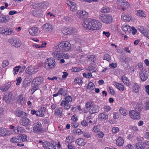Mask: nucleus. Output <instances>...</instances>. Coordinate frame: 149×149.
<instances>
[{
	"label": "nucleus",
	"instance_id": "f257e3e1",
	"mask_svg": "<svg viewBox=\"0 0 149 149\" xmlns=\"http://www.w3.org/2000/svg\"><path fill=\"white\" fill-rule=\"evenodd\" d=\"M82 24L84 28L92 31L100 29L102 26V24L99 21L90 18L85 19Z\"/></svg>",
	"mask_w": 149,
	"mask_h": 149
},
{
	"label": "nucleus",
	"instance_id": "f03ea898",
	"mask_svg": "<svg viewBox=\"0 0 149 149\" xmlns=\"http://www.w3.org/2000/svg\"><path fill=\"white\" fill-rule=\"evenodd\" d=\"M71 45L69 42L65 41L59 42L55 48L61 52H67L71 49Z\"/></svg>",
	"mask_w": 149,
	"mask_h": 149
},
{
	"label": "nucleus",
	"instance_id": "7ed1b4c3",
	"mask_svg": "<svg viewBox=\"0 0 149 149\" xmlns=\"http://www.w3.org/2000/svg\"><path fill=\"white\" fill-rule=\"evenodd\" d=\"M98 18L101 21L107 24L111 23L113 20L112 16L108 14H101L99 15Z\"/></svg>",
	"mask_w": 149,
	"mask_h": 149
},
{
	"label": "nucleus",
	"instance_id": "20e7f679",
	"mask_svg": "<svg viewBox=\"0 0 149 149\" xmlns=\"http://www.w3.org/2000/svg\"><path fill=\"white\" fill-rule=\"evenodd\" d=\"M148 72L144 68L141 69L139 71V77L141 80L144 81L148 78Z\"/></svg>",
	"mask_w": 149,
	"mask_h": 149
},
{
	"label": "nucleus",
	"instance_id": "39448f33",
	"mask_svg": "<svg viewBox=\"0 0 149 149\" xmlns=\"http://www.w3.org/2000/svg\"><path fill=\"white\" fill-rule=\"evenodd\" d=\"M46 65H47L48 68L52 69L55 67L56 65L55 60L53 58H48L45 61Z\"/></svg>",
	"mask_w": 149,
	"mask_h": 149
},
{
	"label": "nucleus",
	"instance_id": "423d86ee",
	"mask_svg": "<svg viewBox=\"0 0 149 149\" xmlns=\"http://www.w3.org/2000/svg\"><path fill=\"white\" fill-rule=\"evenodd\" d=\"M42 28L44 30V31L46 33H51L54 31V28L52 26L48 23L43 25Z\"/></svg>",
	"mask_w": 149,
	"mask_h": 149
},
{
	"label": "nucleus",
	"instance_id": "0eeeda50",
	"mask_svg": "<svg viewBox=\"0 0 149 149\" xmlns=\"http://www.w3.org/2000/svg\"><path fill=\"white\" fill-rule=\"evenodd\" d=\"M33 126V132L34 133H38L42 132V125L40 122L35 123Z\"/></svg>",
	"mask_w": 149,
	"mask_h": 149
},
{
	"label": "nucleus",
	"instance_id": "6e6552de",
	"mask_svg": "<svg viewBox=\"0 0 149 149\" xmlns=\"http://www.w3.org/2000/svg\"><path fill=\"white\" fill-rule=\"evenodd\" d=\"M8 41L13 46L16 47H19L21 45V42L17 38H11Z\"/></svg>",
	"mask_w": 149,
	"mask_h": 149
},
{
	"label": "nucleus",
	"instance_id": "1a4fd4ad",
	"mask_svg": "<svg viewBox=\"0 0 149 149\" xmlns=\"http://www.w3.org/2000/svg\"><path fill=\"white\" fill-rule=\"evenodd\" d=\"M130 117L133 119L139 120L140 117L139 112L136 111L132 110L129 112Z\"/></svg>",
	"mask_w": 149,
	"mask_h": 149
},
{
	"label": "nucleus",
	"instance_id": "9d476101",
	"mask_svg": "<svg viewBox=\"0 0 149 149\" xmlns=\"http://www.w3.org/2000/svg\"><path fill=\"white\" fill-rule=\"evenodd\" d=\"M118 5L122 7V9L124 10L129 6V3L125 0H118L117 1Z\"/></svg>",
	"mask_w": 149,
	"mask_h": 149
},
{
	"label": "nucleus",
	"instance_id": "9b49d317",
	"mask_svg": "<svg viewBox=\"0 0 149 149\" xmlns=\"http://www.w3.org/2000/svg\"><path fill=\"white\" fill-rule=\"evenodd\" d=\"M1 33L4 35H9L13 33V31L11 29L2 28L1 30Z\"/></svg>",
	"mask_w": 149,
	"mask_h": 149
},
{
	"label": "nucleus",
	"instance_id": "f8f14e48",
	"mask_svg": "<svg viewBox=\"0 0 149 149\" xmlns=\"http://www.w3.org/2000/svg\"><path fill=\"white\" fill-rule=\"evenodd\" d=\"M55 47H56V46L53 48V49L55 51L53 53V56L54 58L59 59L62 57V52H61V50H58V49H55Z\"/></svg>",
	"mask_w": 149,
	"mask_h": 149
},
{
	"label": "nucleus",
	"instance_id": "ddd939ff",
	"mask_svg": "<svg viewBox=\"0 0 149 149\" xmlns=\"http://www.w3.org/2000/svg\"><path fill=\"white\" fill-rule=\"evenodd\" d=\"M99 107L97 105H94L91 107L89 110V112L91 115L98 112L99 111Z\"/></svg>",
	"mask_w": 149,
	"mask_h": 149
},
{
	"label": "nucleus",
	"instance_id": "4468645a",
	"mask_svg": "<svg viewBox=\"0 0 149 149\" xmlns=\"http://www.w3.org/2000/svg\"><path fill=\"white\" fill-rule=\"evenodd\" d=\"M37 69H35L33 66H29L26 70V72L28 74H32L37 72Z\"/></svg>",
	"mask_w": 149,
	"mask_h": 149
},
{
	"label": "nucleus",
	"instance_id": "2eb2a0df",
	"mask_svg": "<svg viewBox=\"0 0 149 149\" xmlns=\"http://www.w3.org/2000/svg\"><path fill=\"white\" fill-rule=\"evenodd\" d=\"M13 94L12 92H10L7 95H5L3 99L6 103H9L12 99Z\"/></svg>",
	"mask_w": 149,
	"mask_h": 149
},
{
	"label": "nucleus",
	"instance_id": "dca6fc26",
	"mask_svg": "<svg viewBox=\"0 0 149 149\" xmlns=\"http://www.w3.org/2000/svg\"><path fill=\"white\" fill-rule=\"evenodd\" d=\"M38 31V29L36 27H32L29 30V31L30 34L32 36L37 35Z\"/></svg>",
	"mask_w": 149,
	"mask_h": 149
},
{
	"label": "nucleus",
	"instance_id": "f3484780",
	"mask_svg": "<svg viewBox=\"0 0 149 149\" xmlns=\"http://www.w3.org/2000/svg\"><path fill=\"white\" fill-rule=\"evenodd\" d=\"M19 123L21 125L26 127L29 124L30 121L28 118L25 117L22 118L20 121Z\"/></svg>",
	"mask_w": 149,
	"mask_h": 149
},
{
	"label": "nucleus",
	"instance_id": "a211bd4d",
	"mask_svg": "<svg viewBox=\"0 0 149 149\" xmlns=\"http://www.w3.org/2000/svg\"><path fill=\"white\" fill-rule=\"evenodd\" d=\"M15 114L16 116L18 117H24L27 116V114L24 112L21 111L19 109H17L15 112Z\"/></svg>",
	"mask_w": 149,
	"mask_h": 149
},
{
	"label": "nucleus",
	"instance_id": "6ab92c4d",
	"mask_svg": "<svg viewBox=\"0 0 149 149\" xmlns=\"http://www.w3.org/2000/svg\"><path fill=\"white\" fill-rule=\"evenodd\" d=\"M67 4L70 7L71 10L74 11L77 9V6L76 3L74 2L70 1H68Z\"/></svg>",
	"mask_w": 149,
	"mask_h": 149
},
{
	"label": "nucleus",
	"instance_id": "aec40b11",
	"mask_svg": "<svg viewBox=\"0 0 149 149\" xmlns=\"http://www.w3.org/2000/svg\"><path fill=\"white\" fill-rule=\"evenodd\" d=\"M44 148L45 149H54V145L51 143L47 141H45L42 143Z\"/></svg>",
	"mask_w": 149,
	"mask_h": 149
},
{
	"label": "nucleus",
	"instance_id": "412c9836",
	"mask_svg": "<svg viewBox=\"0 0 149 149\" xmlns=\"http://www.w3.org/2000/svg\"><path fill=\"white\" fill-rule=\"evenodd\" d=\"M132 17L130 15L128 14L123 13L122 15L121 19L126 22H129L131 19Z\"/></svg>",
	"mask_w": 149,
	"mask_h": 149
},
{
	"label": "nucleus",
	"instance_id": "4be33fe9",
	"mask_svg": "<svg viewBox=\"0 0 149 149\" xmlns=\"http://www.w3.org/2000/svg\"><path fill=\"white\" fill-rule=\"evenodd\" d=\"M43 79L41 77H39L33 79L32 82V85L33 84L36 86H38L43 81Z\"/></svg>",
	"mask_w": 149,
	"mask_h": 149
},
{
	"label": "nucleus",
	"instance_id": "5701e85b",
	"mask_svg": "<svg viewBox=\"0 0 149 149\" xmlns=\"http://www.w3.org/2000/svg\"><path fill=\"white\" fill-rule=\"evenodd\" d=\"M86 12L85 11L79 10L77 13V16L80 19H82L84 17V16L86 14Z\"/></svg>",
	"mask_w": 149,
	"mask_h": 149
},
{
	"label": "nucleus",
	"instance_id": "b1692460",
	"mask_svg": "<svg viewBox=\"0 0 149 149\" xmlns=\"http://www.w3.org/2000/svg\"><path fill=\"white\" fill-rule=\"evenodd\" d=\"M26 100V99L25 97H23L22 95H20L18 96L17 101L20 104L23 105L25 103Z\"/></svg>",
	"mask_w": 149,
	"mask_h": 149
},
{
	"label": "nucleus",
	"instance_id": "393cba45",
	"mask_svg": "<svg viewBox=\"0 0 149 149\" xmlns=\"http://www.w3.org/2000/svg\"><path fill=\"white\" fill-rule=\"evenodd\" d=\"M113 85L120 91H123L124 89V86L122 84L114 82L113 83Z\"/></svg>",
	"mask_w": 149,
	"mask_h": 149
},
{
	"label": "nucleus",
	"instance_id": "a878e982",
	"mask_svg": "<svg viewBox=\"0 0 149 149\" xmlns=\"http://www.w3.org/2000/svg\"><path fill=\"white\" fill-rule=\"evenodd\" d=\"M72 100V99L70 96H68L65 98L64 100H63L61 104V106L64 105V104H68Z\"/></svg>",
	"mask_w": 149,
	"mask_h": 149
},
{
	"label": "nucleus",
	"instance_id": "bb28decb",
	"mask_svg": "<svg viewBox=\"0 0 149 149\" xmlns=\"http://www.w3.org/2000/svg\"><path fill=\"white\" fill-rule=\"evenodd\" d=\"M10 83H6L4 85L1 87V90L3 92H5L7 91L10 87Z\"/></svg>",
	"mask_w": 149,
	"mask_h": 149
},
{
	"label": "nucleus",
	"instance_id": "cd10ccee",
	"mask_svg": "<svg viewBox=\"0 0 149 149\" xmlns=\"http://www.w3.org/2000/svg\"><path fill=\"white\" fill-rule=\"evenodd\" d=\"M122 80L125 84L127 86H130L131 83L128 79L125 76H121Z\"/></svg>",
	"mask_w": 149,
	"mask_h": 149
},
{
	"label": "nucleus",
	"instance_id": "c85d7f7f",
	"mask_svg": "<svg viewBox=\"0 0 149 149\" xmlns=\"http://www.w3.org/2000/svg\"><path fill=\"white\" fill-rule=\"evenodd\" d=\"M8 130L4 128H0V135L5 136L8 134Z\"/></svg>",
	"mask_w": 149,
	"mask_h": 149
},
{
	"label": "nucleus",
	"instance_id": "c756f323",
	"mask_svg": "<svg viewBox=\"0 0 149 149\" xmlns=\"http://www.w3.org/2000/svg\"><path fill=\"white\" fill-rule=\"evenodd\" d=\"M139 87L137 83H134L132 86V89L135 93H138L139 91Z\"/></svg>",
	"mask_w": 149,
	"mask_h": 149
},
{
	"label": "nucleus",
	"instance_id": "7c9ffc66",
	"mask_svg": "<svg viewBox=\"0 0 149 149\" xmlns=\"http://www.w3.org/2000/svg\"><path fill=\"white\" fill-rule=\"evenodd\" d=\"M77 144L79 146H84L85 145L86 142L82 138L78 139L77 140Z\"/></svg>",
	"mask_w": 149,
	"mask_h": 149
},
{
	"label": "nucleus",
	"instance_id": "2f4dec72",
	"mask_svg": "<svg viewBox=\"0 0 149 149\" xmlns=\"http://www.w3.org/2000/svg\"><path fill=\"white\" fill-rule=\"evenodd\" d=\"M62 112V109L61 108H59L56 109L54 114L56 116H61L63 115Z\"/></svg>",
	"mask_w": 149,
	"mask_h": 149
},
{
	"label": "nucleus",
	"instance_id": "473e14b6",
	"mask_svg": "<svg viewBox=\"0 0 149 149\" xmlns=\"http://www.w3.org/2000/svg\"><path fill=\"white\" fill-rule=\"evenodd\" d=\"M74 139L73 136H68L66 138L65 143L68 144H70L74 141Z\"/></svg>",
	"mask_w": 149,
	"mask_h": 149
},
{
	"label": "nucleus",
	"instance_id": "72a5a7b5",
	"mask_svg": "<svg viewBox=\"0 0 149 149\" xmlns=\"http://www.w3.org/2000/svg\"><path fill=\"white\" fill-rule=\"evenodd\" d=\"M116 145L118 146H122L124 143L123 139L121 137H119L116 140Z\"/></svg>",
	"mask_w": 149,
	"mask_h": 149
},
{
	"label": "nucleus",
	"instance_id": "f704fd0d",
	"mask_svg": "<svg viewBox=\"0 0 149 149\" xmlns=\"http://www.w3.org/2000/svg\"><path fill=\"white\" fill-rule=\"evenodd\" d=\"M122 29L126 33H128L131 30L130 27L127 25H124L122 26Z\"/></svg>",
	"mask_w": 149,
	"mask_h": 149
},
{
	"label": "nucleus",
	"instance_id": "c9c22d12",
	"mask_svg": "<svg viewBox=\"0 0 149 149\" xmlns=\"http://www.w3.org/2000/svg\"><path fill=\"white\" fill-rule=\"evenodd\" d=\"M108 115L104 113H102L99 115V118L100 119L105 120L108 118Z\"/></svg>",
	"mask_w": 149,
	"mask_h": 149
},
{
	"label": "nucleus",
	"instance_id": "e433bc0d",
	"mask_svg": "<svg viewBox=\"0 0 149 149\" xmlns=\"http://www.w3.org/2000/svg\"><path fill=\"white\" fill-rule=\"evenodd\" d=\"M48 6V3L47 2L39 3V8H47Z\"/></svg>",
	"mask_w": 149,
	"mask_h": 149
},
{
	"label": "nucleus",
	"instance_id": "4c0bfd02",
	"mask_svg": "<svg viewBox=\"0 0 149 149\" xmlns=\"http://www.w3.org/2000/svg\"><path fill=\"white\" fill-rule=\"evenodd\" d=\"M137 16L141 17H146V15L145 13L141 10H138L136 13Z\"/></svg>",
	"mask_w": 149,
	"mask_h": 149
},
{
	"label": "nucleus",
	"instance_id": "58836bf2",
	"mask_svg": "<svg viewBox=\"0 0 149 149\" xmlns=\"http://www.w3.org/2000/svg\"><path fill=\"white\" fill-rule=\"evenodd\" d=\"M87 61L91 63L93 62L96 59V58L94 55H89L87 56Z\"/></svg>",
	"mask_w": 149,
	"mask_h": 149
},
{
	"label": "nucleus",
	"instance_id": "ea45409f",
	"mask_svg": "<svg viewBox=\"0 0 149 149\" xmlns=\"http://www.w3.org/2000/svg\"><path fill=\"white\" fill-rule=\"evenodd\" d=\"M2 22H8L10 18L8 15L6 16H2Z\"/></svg>",
	"mask_w": 149,
	"mask_h": 149
},
{
	"label": "nucleus",
	"instance_id": "a19ab883",
	"mask_svg": "<svg viewBox=\"0 0 149 149\" xmlns=\"http://www.w3.org/2000/svg\"><path fill=\"white\" fill-rule=\"evenodd\" d=\"M46 109V108L44 107H41L40 109L37 111L38 113H39V116L42 117L44 116V112L45 111Z\"/></svg>",
	"mask_w": 149,
	"mask_h": 149
},
{
	"label": "nucleus",
	"instance_id": "79ce46f5",
	"mask_svg": "<svg viewBox=\"0 0 149 149\" xmlns=\"http://www.w3.org/2000/svg\"><path fill=\"white\" fill-rule=\"evenodd\" d=\"M143 143L142 142L137 143L134 145L135 149H142L143 147Z\"/></svg>",
	"mask_w": 149,
	"mask_h": 149
},
{
	"label": "nucleus",
	"instance_id": "37998d69",
	"mask_svg": "<svg viewBox=\"0 0 149 149\" xmlns=\"http://www.w3.org/2000/svg\"><path fill=\"white\" fill-rule=\"evenodd\" d=\"M137 28L143 35L147 31V29L144 28L143 26H137Z\"/></svg>",
	"mask_w": 149,
	"mask_h": 149
},
{
	"label": "nucleus",
	"instance_id": "c03bdc74",
	"mask_svg": "<svg viewBox=\"0 0 149 149\" xmlns=\"http://www.w3.org/2000/svg\"><path fill=\"white\" fill-rule=\"evenodd\" d=\"M82 134L86 138H91V137L92 136L91 134L88 132H82Z\"/></svg>",
	"mask_w": 149,
	"mask_h": 149
},
{
	"label": "nucleus",
	"instance_id": "a18cd8bd",
	"mask_svg": "<svg viewBox=\"0 0 149 149\" xmlns=\"http://www.w3.org/2000/svg\"><path fill=\"white\" fill-rule=\"evenodd\" d=\"M68 29L69 34H74L76 32V30L75 28L70 27Z\"/></svg>",
	"mask_w": 149,
	"mask_h": 149
},
{
	"label": "nucleus",
	"instance_id": "49530a36",
	"mask_svg": "<svg viewBox=\"0 0 149 149\" xmlns=\"http://www.w3.org/2000/svg\"><path fill=\"white\" fill-rule=\"evenodd\" d=\"M95 86L92 82L90 81L88 83L87 86V88L88 89L93 90L94 89Z\"/></svg>",
	"mask_w": 149,
	"mask_h": 149
},
{
	"label": "nucleus",
	"instance_id": "de8ad7c7",
	"mask_svg": "<svg viewBox=\"0 0 149 149\" xmlns=\"http://www.w3.org/2000/svg\"><path fill=\"white\" fill-rule=\"evenodd\" d=\"M110 10L109 8L107 7H103L100 10V11L102 13L109 12Z\"/></svg>",
	"mask_w": 149,
	"mask_h": 149
},
{
	"label": "nucleus",
	"instance_id": "09e8293b",
	"mask_svg": "<svg viewBox=\"0 0 149 149\" xmlns=\"http://www.w3.org/2000/svg\"><path fill=\"white\" fill-rule=\"evenodd\" d=\"M143 105L141 103H139L137 104L136 106V111H141L143 108Z\"/></svg>",
	"mask_w": 149,
	"mask_h": 149
},
{
	"label": "nucleus",
	"instance_id": "8fccbe9b",
	"mask_svg": "<svg viewBox=\"0 0 149 149\" xmlns=\"http://www.w3.org/2000/svg\"><path fill=\"white\" fill-rule=\"evenodd\" d=\"M59 94L61 95H65L67 94V91L65 89H64L62 88H61L58 91Z\"/></svg>",
	"mask_w": 149,
	"mask_h": 149
},
{
	"label": "nucleus",
	"instance_id": "3c124183",
	"mask_svg": "<svg viewBox=\"0 0 149 149\" xmlns=\"http://www.w3.org/2000/svg\"><path fill=\"white\" fill-rule=\"evenodd\" d=\"M82 132L79 129H75L73 130V132L76 135H80L82 134Z\"/></svg>",
	"mask_w": 149,
	"mask_h": 149
},
{
	"label": "nucleus",
	"instance_id": "603ef678",
	"mask_svg": "<svg viewBox=\"0 0 149 149\" xmlns=\"http://www.w3.org/2000/svg\"><path fill=\"white\" fill-rule=\"evenodd\" d=\"M103 59L110 62L111 60V58L109 54H106L104 56Z\"/></svg>",
	"mask_w": 149,
	"mask_h": 149
},
{
	"label": "nucleus",
	"instance_id": "864d4df0",
	"mask_svg": "<svg viewBox=\"0 0 149 149\" xmlns=\"http://www.w3.org/2000/svg\"><path fill=\"white\" fill-rule=\"evenodd\" d=\"M83 76L86 78L91 77L92 76V74L91 72L84 73L83 74Z\"/></svg>",
	"mask_w": 149,
	"mask_h": 149
},
{
	"label": "nucleus",
	"instance_id": "5fc2aeb1",
	"mask_svg": "<svg viewBox=\"0 0 149 149\" xmlns=\"http://www.w3.org/2000/svg\"><path fill=\"white\" fill-rule=\"evenodd\" d=\"M93 102L91 101L88 102L86 104V107L87 109L93 106Z\"/></svg>",
	"mask_w": 149,
	"mask_h": 149
},
{
	"label": "nucleus",
	"instance_id": "6e6d98bb",
	"mask_svg": "<svg viewBox=\"0 0 149 149\" xmlns=\"http://www.w3.org/2000/svg\"><path fill=\"white\" fill-rule=\"evenodd\" d=\"M32 77L31 76H29L25 78L24 81H26V82L28 84L29 83L32 81Z\"/></svg>",
	"mask_w": 149,
	"mask_h": 149
},
{
	"label": "nucleus",
	"instance_id": "4d7b16f0",
	"mask_svg": "<svg viewBox=\"0 0 149 149\" xmlns=\"http://www.w3.org/2000/svg\"><path fill=\"white\" fill-rule=\"evenodd\" d=\"M32 86L34 87V88H32L31 90V92L32 93V94H33L38 89V86H36L34 85V84H33Z\"/></svg>",
	"mask_w": 149,
	"mask_h": 149
},
{
	"label": "nucleus",
	"instance_id": "13d9d810",
	"mask_svg": "<svg viewBox=\"0 0 149 149\" xmlns=\"http://www.w3.org/2000/svg\"><path fill=\"white\" fill-rule=\"evenodd\" d=\"M99 126L98 125L94 126L93 129V131L95 132H98L100 131Z\"/></svg>",
	"mask_w": 149,
	"mask_h": 149
},
{
	"label": "nucleus",
	"instance_id": "bf43d9fd",
	"mask_svg": "<svg viewBox=\"0 0 149 149\" xmlns=\"http://www.w3.org/2000/svg\"><path fill=\"white\" fill-rule=\"evenodd\" d=\"M120 112V113L124 116L126 115V111L122 108H120L119 109Z\"/></svg>",
	"mask_w": 149,
	"mask_h": 149
},
{
	"label": "nucleus",
	"instance_id": "052dcab7",
	"mask_svg": "<svg viewBox=\"0 0 149 149\" xmlns=\"http://www.w3.org/2000/svg\"><path fill=\"white\" fill-rule=\"evenodd\" d=\"M62 32L64 34H69L68 28H65L63 29Z\"/></svg>",
	"mask_w": 149,
	"mask_h": 149
},
{
	"label": "nucleus",
	"instance_id": "680f3d73",
	"mask_svg": "<svg viewBox=\"0 0 149 149\" xmlns=\"http://www.w3.org/2000/svg\"><path fill=\"white\" fill-rule=\"evenodd\" d=\"M21 139H22V141L23 142L26 141L27 139V136L24 134H22L20 135Z\"/></svg>",
	"mask_w": 149,
	"mask_h": 149
},
{
	"label": "nucleus",
	"instance_id": "e2e57ef3",
	"mask_svg": "<svg viewBox=\"0 0 149 149\" xmlns=\"http://www.w3.org/2000/svg\"><path fill=\"white\" fill-rule=\"evenodd\" d=\"M20 66H17L14 68L13 72H14L13 74L14 75L17 74L19 70V68H20Z\"/></svg>",
	"mask_w": 149,
	"mask_h": 149
},
{
	"label": "nucleus",
	"instance_id": "0e129e2a",
	"mask_svg": "<svg viewBox=\"0 0 149 149\" xmlns=\"http://www.w3.org/2000/svg\"><path fill=\"white\" fill-rule=\"evenodd\" d=\"M119 131V128L117 127H113L112 129V131L113 133H116Z\"/></svg>",
	"mask_w": 149,
	"mask_h": 149
},
{
	"label": "nucleus",
	"instance_id": "69168bd1",
	"mask_svg": "<svg viewBox=\"0 0 149 149\" xmlns=\"http://www.w3.org/2000/svg\"><path fill=\"white\" fill-rule=\"evenodd\" d=\"M17 130H18V131L19 132V133H23L24 131V129L23 127H19V126H17Z\"/></svg>",
	"mask_w": 149,
	"mask_h": 149
},
{
	"label": "nucleus",
	"instance_id": "338daca9",
	"mask_svg": "<svg viewBox=\"0 0 149 149\" xmlns=\"http://www.w3.org/2000/svg\"><path fill=\"white\" fill-rule=\"evenodd\" d=\"M22 79L21 77H17L16 79L17 83H16V84L17 86H18L19 85L22 81Z\"/></svg>",
	"mask_w": 149,
	"mask_h": 149
},
{
	"label": "nucleus",
	"instance_id": "774afa93",
	"mask_svg": "<svg viewBox=\"0 0 149 149\" xmlns=\"http://www.w3.org/2000/svg\"><path fill=\"white\" fill-rule=\"evenodd\" d=\"M144 108L146 110H147L149 109V100L145 103Z\"/></svg>",
	"mask_w": 149,
	"mask_h": 149
}]
</instances>
